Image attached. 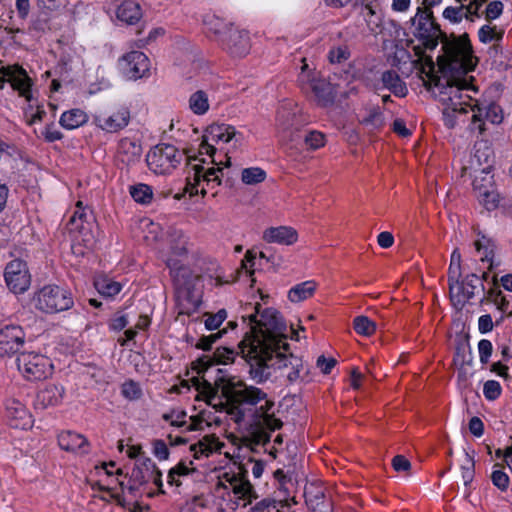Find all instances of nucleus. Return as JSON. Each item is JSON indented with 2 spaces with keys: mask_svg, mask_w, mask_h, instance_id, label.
<instances>
[{
  "mask_svg": "<svg viewBox=\"0 0 512 512\" xmlns=\"http://www.w3.org/2000/svg\"><path fill=\"white\" fill-rule=\"evenodd\" d=\"M253 309V313L242 316L243 322L246 323L248 320L249 326V330L239 342V349L245 360L254 354H262L287 343V327L280 313L273 308L261 311L259 303H256Z\"/></svg>",
  "mask_w": 512,
  "mask_h": 512,
  "instance_id": "f03ea898",
  "label": "nucleus"
},
{
  "mask_svg": "<svg viewBox=\"0 0 512 512\" xmlns=\"http://www.w3.org/2000/svg\"><path fill=\"white\" fill-rule=\"evenodd\" d=\"M266 172L260 167L245 168L241 172V180L246 185H255L266 179Z\"/></svg>",
  "mask_w": 512,
  "mask_h": 512,
  "instance_id": "c9c22d12",
  "label": "nucleus"
},
{
  "mask_svg": "<svg viewBox=\"0 0 512 512\" xmlns=\"http://www.w3.org/2000/svg\"><path fill=\"white\" fill-rule=\"evenodd\" d=\"M213 142L205 139L203 135L199 146V156L187 157L188 172L186 177V192L190 195H205L207 190L205 185L214 188L221 184L223 177V168L219 166L221 162L214 159L216 148Z\"/></svg>",
  "mask_w": 512,
  "mask_h": 512,
  "instance_id": "20e7f679",
  "label": "nucleus"
},
{
  "mask_svg": "<svg viewBox=\"0 0 512 512\" xmlns=\"http://www.w3.org/2000/svg\"><path fill=\"white\" fill-rule=\"evenodd\" d=\"M481 2L478 0H472L469 3H462V7L465 8V18L469 20H473V17H479V9L481 7Z\"/></svg>",
  "mask_w": 512,
  "mask_h": 512,
  "instance_id": "680f3d73",
  "label": "nucleus"
},
{
  "mask_svg": "<svg viewBox=\"0 0 512 512\" xmlns=\"http://www.w3.org/2000/svg\"><path fill=\"white\" fill-rule=\"evenodd\" d=\"M92 218L91 212L83 207L82 202L78 201L76 204V210L69 220L70 230L82 231L84 229V223H89Z\"/></svg>",
  "mask_w": 512,
  "mask_h": 512,
  "instance_id": "72a5a7b5",
  "label": "nucleus"
},
{
  "mask_svg": "<svg viewBox=\"0 0 512 512\" xmlns=\"http://www.w3.org/2000/svg\"><path fill=\"white\" fill-rule=\"evenodd\" d=\"M323 498L324 495L321 491L315 495V500L306 498V503L310 505L312 512H333L331 505L329 503H325Z\"/></svg>",
  "mask_w": 512,
  "mask_h": 512,
  "instance_id": "3c124183",
  "label": "nucleus"
},
{
  "mask_svg": "<svg viewBox=\"0 0 512 512\" xmlns=\"http://www.w3.org/2000/svg\"><path fill=\"white\" fill-rule=\"evenodd\" d=\"M246 362L249 376L256 383L267 381L273 370H279L289 385L306 384L312 380L309 365L301 357L289 352L288 343L262 354H254Z\"/></svg>",
  "mask_w": 512,
  "mask_h": 512,
  "instance_id": "7ed1b4c3",
  "label": "nucleus"
},
{
  "mask_svg": "<svg viewBox=\"0 0 512 512\" xmlns=\"http://www.w3.org/2000/svg\"><path fill=\"white\" fill-rule=\"evenodd\" d=\"M354 330L363 336H370L376 330V324L367 316H357L353 321Z\"/></svg>",
  "mask_w": 512,
  "mask_h": 512,
  "instance_id": "ea45409f",
  "label": "nucleus"
},
{
  "mask_svg": "<svg viewBox=\"0 0 512 512\" xmlns=\"http://www.w3.org/2000/svg\"><path fill=\"white\" fill-rule=\"evenodd\" d=\"M191 472L192 470L185 463L180 462L169 470L167 482L171 486L179 487L181 485L180 478L189 475Z\"/></svg>",
  "mask_w": 512,
  "mask_h": 512,
  "instance_id": "58836bf2",
  "label": "nucleus"
},
{
  "mask_svg": "<svg viewBox=\"0 0 512 512\" xmlns=\"http://www.w3.org/2000/svg\"><path fill=\"white\" fill-rule=\"evenodd\" d=\"M153 454L159 460H167L169 457V449L163 440H155L153 442Z\"/></svg>",
  "mask_w": 512,
  "mask_h": 512,
  "instance_id": "052dcab7",
  "label": "nucleus"
},
{
  "mask_svg": "<svg viewBox=\"0 0 512 512\" xmlns=\"http://www.w3.org/2000/svg\"><path fill=\"white\" fill-rule=\"evenodd\" d=\"M26 343V333L19 325H6L0 328V357L19 354Z\"/></svg>",
  "mask_w": 512,
  "mask_h": 512,
  "instance_id": "2eb2a0df",
  "label": "nucleus"
},
{
  "mask_svg": "<svg viewBox=\"0 0 512 512\" xmlns=\"http://www.w3.org/2000/svg\"><path fill=\"white\" fill-rule=\"evenodd\" d=\"M443 49L444 67L453 74L440 92L446 108L458 113L471 111L472 129H477L479 133L484 131L485 120L492 124H500L503 120L500 106L493 102L479 103L468 93H477V89L466 78H462L474 68L470 42L465 38H455L446 41Z\"/></svg>",
  "mask_w": 512,
  "mask_h": 512,
  "instance_id": "f257e3e1",
  "label": "nucleus"
},
{
  "mask_svg": "<svg viewBox=\"0 0 512 512\" xmlns=\"http://www.w3.org/2000/svg\"><path fill=\"white\" fill-rule=\"evenodd\" d=\"M167 267L173 278L178 313L190 316L201 305L200 293L195 289L198 275L194 274L186 266H178V263L173 258L167 260Z\"/></svg>",
  "mask_w": 512,
  "mask_h": 512,
  "instance_id": "423d86ee",
  "label": "nucleus"
},
{
  "mask_svg": "<svg viewBox=\"0 0 512 512\" xmlns=\"http://www.w3.org/2000/svg\"><path fill=\"white\" fill-rule=\"evenodd\" d=\"M443 17L453 24L460 23L465 18V8L462 4L459 7H446L442 13Z\"/></svg>",
  "mask_w": 512,
  "mask_h": 512,
  "instance_id": "09e8293b",
  "label": "nucleus"
},
{
  "mask_svg": "<svg viewBox=\"0 0 512 512\" xmlns=\"http://www.w3.org/2000/svg\"><path fill=\"white\" fill-rule=\"evenodd\" d=\"M350 52L346 46H338L329 51L328 58L331 63H341L347 60Z\"/></svg>",
  "mask_w": 512,
  "mask_h": 512,
  "instance_id": "5fc2aeb1",
  "label": "nucleus"
},
{
  "mask_svg": "<svg viewBox=\"0 0 512 512\" xmlns=\"http://www.w3.org/2000/svg\"><path fill=\"white\" fill-rule=\"evenodd\" d=\"M461 471L464 485L468 486L474 478V460L468 452H465V459L461 465Z\"/></svg>",
  "mask_w": 512,
  "mask_h": 512,
  "instance_id": "de8ad7c7",
  "label": "nucleus"
},
{
  "mask_svg": "<svg viewBox=\"0 0 512 512\" xmlns=\"http://www.w3.org/2000/svg\"><path fill=\"white\" fill-rule=\"evenodd\" d=\"M87 120L88 116L83 110L72 109L62 113L59 123L63 128L72 130L82 126Z\"/></svg>",
  "mask_w": 512,
  "mask_h": 512,
  "instance_id": "c756f323",
  "label": "nucleus"
},
{
  "mask_svg": "<svg viewBox=\"0 0 512 512\" xmlns=\"http://www.w3.org/2000/svg\"><path fill=\"white\" fill-rule=\"evenodd\" d=\"M142 152L140 140L123 137L118 142L116 157L119 163L129 168L140 162Z\"/></svg>",
  "mask_w": 512,
  "mask_h": 512,
  "instance_id": "a211bd4d",
  "label": "nucleus"
},
{
  "mask_svg": "<svg viewBox=\"0 0 512 512\" xmlns=\"http://www.w3.org/2000/svg\"><path fill=\"white\" fill-rule=\"evenodd\" d=\"M5 83H9L14 91H17L26 101L31 102L32 81L27 72L19 65H1L0 66V89L4 88Z\"/></svg>",
  "mask_w": 512,
  "mask_h": 512,
  "instance_id": "9b49d317",
  "label": "nucleus"
},
{
  "mask_svg": "<svg viewBox=\"0 0 512 512\" xmlns=\"http://www.w3.org/2000/svg\"><path fill=\"white\" fill-rule=\"evenodd\" d=\"M4 279L8 289L14 294H22L27 291L31 284L27 263L20 259H14L7 263Z\"/></svg>",
  "mask_w": 512,
  "mask_h": 512,
  "instance_id": "ddd939ff",
  "label": "nucleus"
},
{
  "mask_svg": "<svg viewBox=\"0 0 512 512\" xmlns=\"http://www.w3.org/2000/svg\"><path fill=\"white\" fill-rule=\"evenodd\" d=\"M474 245L477 252L480 254V260L489 263V269H492L495 250L494 242L490 238L482 235L475 241Z\"/></svg>",
  "mask_w": 512,
  "mask_h": 512,
  "instance_id": "473e14b6",
  "label": "nucleus"
},
{
  "mask_svg": "<svg viewBox=\"0 0 512 512\" xmlns=\"http://www.w3.org/2000/svg\"><path fill=\"white\" fill-rule=\"evenodd\" d=\"M148 462L150 465V476H148L147 478L145 476H142V482H147L151 479L158 488H161L163 486L162 472L150 460H148Z\"/></svg>",
  "mask_w": 512,
  "mask_h": 512,
  "instance_id": "bf43d9fd",
  "label": "nucleus"
},
{
  "mask_svg": "<svg viewBox=\"0 0 512 512\" xmlns=\"http://www.w3.org/2000/svg\"><path fill=\"white\" fill-rule=\"evenodd\" d=\"M297 239L298 234L296 230L288 226L270 227L263 233V240L268 243L292 245Z\"/></svg>",
  "mask_w": 512,
  "mask_h": 512,
  "instance_id": "5701e85b",
  "label": "nucleus"
},
{
  "mask_svg": "<svg viewBox=\"0 0 512 512\" xmlns=\"http://www.w3.org/2000/svg\"><path fill=\"white\" fill-rule=\"evenodd\" d=\"M237 135L235 127L228 124H213L205 131V139L207 141L218 144L220 142L228 143Z\"/></svg>",
  "mask_w": 512,
  "mask_h": 512,
  "instance_id": "a878e982",
  "label": "nucleus"
},
{
  "mask_svg": "<svg viewBox=\"0 0 512 512\" xmlns=\"http://www.w3.org/2000/svg\"><path fill=\"white\" fill-rule=\"evenodd\" d=\"M184 159V153L170 144H158L146 155L148 168L155 174H170Z\"/></svg>",
  "mask_w": 512,
  "mask_h": 512,
  "instance_id": "1a4fd4ad",
  "label": "nucleus"
},
{
  "mask_svg": "<svg viewBox=\"0 0 512 512\" xmlns=\"http://www.w3.org/2000/svg\"><path fill=\"white\" fill-rule=\"evenodd\" d=\"M227 333V328L219 330L216 333H212L207 336H202L199 338L198 342L195 344L197 349H201L203 351H209L212 349V346L215 342H217L224 334Z\"/></svg>",
  "mask_w": 512,
  "mask_h": 512,
  "instance_id": "a18cd8bd",
  "label": "nucleus"
},
{
  "mask_svg": "<svg viewBox=\"0 0 512 512\" xmlns=\"http://www.w3.org/2000/svg\"><path fill=\"white\" fill-rule=\"evenodd\" d=\"M44 139L47 142H54L62 139L63 134L55 128L53 124L47 125L42 132Z\"/></svg>",
  "mask_w": 512,
  "mask_h": 512,
  "instance_id": "0e129e2a",
  "label": "nucleus"
},
{
  "mask_svg": "<svg viewBox=\"0 0 512 512\" xmlns=\"http://www.w3.org/2000/svg\"><path fill=\"white\" fill-rule=\"evenodd\" d=\"M204 316L206 317L204 320L205 328L207 330H215L218 329L227 318V311L220 309L215 314L205 313Z\"/></svg>",
  "mask_w": 512,
  "mask_h": 512,
  "instance_id": "49530a36",
  "label": "nucleus"
},
{
  "mask_svg": "<svg viewBox=\"0 0 512 512\" xmlns=\"http://www.w3.org/2000/svg\"><path fill=\"white\" fill-rule=\"evenodd\" d=\"M238 350H240L238 348ZM241 353V351H236L233 348L220 346L217 347L213 353L212 359L216 364H228L234 361L235 356Z\"/></svg>",
  "mask_w": 512,
  "mask_h": 512,
  "instance_id": "a19ab883",
  "label": "nucleus"
},
{
  "mask_svg": "<svg viewBox=\"0 0 512 512\" xmlns=\"http://www.w3.org/2000/svg\"><path fill=\"white\" fill-rule=\"evenodd\" d=\"M469 430L470 432L476 436L480 437L484 432V424L479 417H472L469 421Z\"/></svg>",
  "mask_w": 512,
  "mask_h": 512,
  "instance_id": "774afa93",
  "label": "nucleus"
},
{
  "mask_svg": "<svg viewBox=\"0 0 512 512\" xmlns=\"http://www.w3.org/2000/svg\"><path fill=\"white\" fill-rule=\"evenodd\" d=\"M63 395V386L54 384L48 385L37 393L34 406L36 409L41 410L56 406L61 403Z\"/></svg>",
  "mask_w": 512,
  "mask_h": 512,
  "instance_id": "4be33fe9",
  "label": "nucleus"
},
{
  "mask_svg": "<svg viewBox=\"0 0 512 512\" xmlns=\"http://www.w3.org/2000/svg\"><path fill=\"white\" fill-rule=\"evenodd\" d=\"M6 412L12 427L27 429L31 426V415L19 400L9 399L6 402Z\"/></svg>",
  "mask_w": 512,
  "mask_h": 512,
  "instance_id": "412c9836",
  "label": "nucleus"
},
{
  "mask_svg": "<svg viewBox=\"0 0 512 512\" xmlns=\"http://www.w3.org/2000/svg\"><path fill=\"white\" fill-rule=\"evenodd\" d=\"M335 365L336 360L334 358H326L322 355L317 359V366L320 368L323 374H329Z\"/></svg>",
  "mask_w": 512,
  "mask_h": 512,
  "instance_id": "69168bd1",
  "label": "nucleus"
},
{
  "mask_svg": "<svg viewBox=\"0 0 512 512\" xmlns=\"http://www.w3.org/2000/svg\"><path fill=\"white\" fill-rule=\"evenodd\" d=\"M478 36L482 43H489L495 38V29L489 25H483L478 31Z\"/></svg>",
  "mask_w": 512,
  "mask_h": 512,
  "instance_id": "338daca9",
  "label": "nucleus"
},
{
  "mask_svg": "<svg viewBox=\"0 0 512 512\" xmlns=\"http://www.w3.org/2000/svg\"><path fill=\"white\" fill-rule=\"evenodd\" d=\"M493 320L490 314L481 315L478 319V330L481 334H487L493 330Z\"/></svg>",
  "mask_w": 512,
  "mask_h": 512,
  "instance_id": "e2e57ef3",
  "label": "nucleus"
},
{
  "mask_svg": "<svg viewBox=\"0 0 512 512\" xmlns=\"http://www.w3.org/2000/svg\"><path fill=\"white\" fill-rule=\"evenodd\" d=\"M304 141L309 148L317 150L325 145V135L319 131H310L305 135Z\"/></svg>",
  "mask_w": 512,
  "mask_h": 512,
  "instance_id": "603ef678",
  "label": "nucleus"
},
{
  "mask_svg": "<svg viewBox=\"0 0 512 512\" xmlns=\"http://www.w3.org/2000/svg\"><path fill=\"white\" fill-rule=\"evenodd\" d=\"M310 87L320 105L328 106L334 102L335 93L330 83L314 79L311 81Z\"/></svg>",
  "mask_w": 512,
  "mask_h": 512,
  "instance_id": "cd10ccee",
  "label": "nucleus"
},
{
  "mask_svg": "<svg viewBox=\"0 0 512 512\" xmlns=\"http://www.w3.org/2000/svg\"><path fill=\"white\" fill-rule=\"evenodd\" d=\"M502 392L501 385L496 380H488L484 383L483 394L484 397L489 401L496 400Z\"/></svg>",
  "mask_w": 512,
  "mask_h": 512,
  "instance_id": "8fccbe9b",
  "label": "nucleus"
},
{
  "mask_svg": "<svg viewBox=\"0 0 512 512\" xmlns=\"http://www.w3.org/2000/svg\"><path fill=\"white\" fill-rule=\"evenodd\" d=\"M461 278V253L459 249H454L451 254L450 265L448 269V285L454 284Z\"/></svg>",
  "mask_w": 512,
  "mask_h": 512,
  "instance_id": "e433bc0d",
  "label": "nucleus"
},
{
  "mask_svg": "<svg viewBox=\"0 0 512 512\" xmlns=\"http://www.w3.org/2000/svg\"><path fill=\"white\" fill-rule=\"evenodd\" d=\"M177 239V242L171 246V255L167 257L166 261L169 258H173L178 263V266H183L177 258L187 254V240L181 232L177 233Z\"/></svg>",
  "mask_w": 512,
  "mask_h": 512,
  "instance_id": "c03bdc74",
  "label": "nucleus"
},
{
  "mask_svg": "<svg viewBox=\"0 0 512 512\" xmlns=\"http://www.w3.org/2000/svg\"><path fill=\"white\" fill-rule=\"evenodd\" d=\"M453 362L456 366H464L466 363L470 364L472 362L471 353L469 352L467 355L464 344L457 345Z\"/></svg>",
  "mask_w": 512,
  "mask_h": 512,
  "instance_id": "6e6d98bb",
  "label": "nucleus"
},
{
  "mask_svg": "<svg viewBox=\"0 0 512 512\" xmlns=\"http://www.w3.org/2000/svg\"><path fill=\"white\" fill-rule=\"evenodd\" d=\"M238 469V473L225 472L223 474V480L229 484V488L238 498L250 499L254 494V490L247 479V470L242 467H238Z\"/></svg>",
  "mask_w": 512,
  "mask_h": 512,
  "instance_id": "6ab92c4d",
  "label": "nucleus"
},
{
  "mask_svg": "<svg viewBox=\"0 0 512 512\" xmlns=\"http://www.w3.org/2000/svg\"><path fill=\"white\" fill-rule=\"evenodd\" d=\"M219 45L232 57H245L251 49L249 33L233 26Z\"/></svg>",
  "mask_w": 512,
  "mask_h": 512,
  "instance_id": "dca6fc26",
  "label": "nucleus"
},
{
  "mask_svg": "<svg viewBox=\"0 0 512 512\" xmlns=\"http://www.w3.org/2000/svg\"><path fill=\"white\" fill-rule=\"evenodd\" d=\"M492 483L500 490L504 491L508 487L509 477L501 470H494L491 475Z\"/></svg>",
  "mask_w": 512,
  "mask_h": 512,
  "instance_id": "13d9d810",
  "label": "nucleus"
},
{
  "mask_svg": "<svg viewBox=\"0 0 512 512\" xmlns=\"http://www.w3.org/2000/svg\"><path fill=\"white\" fill-rule=\"evenodd\" d=\"M363 123L373 130H378L384 126L385 118L379 108H373L369 111L368 115L363 119Z\"/></svg>",
  "mask_w": 512,
  "mask_h": 512,
  "instance_id": "37998d69",
  "label": "nucleus"
},
{
  "mask_svg": "<svg viewBox=\"0 0 512 512\" xmlns=\"http://www.w3.org/2000/svg\"><path fill=\"white\" fill-rule=\"evenodd\" d=\"M121 394L129 401H136L142 397L143 391L138 382L129 379L121 385Z\"/></svg>",
  "mask_w": 512,
  "mask_h": 512,
  "instance_id": "4c0bfd02",
  "label": "nucleus"
},
{
  "mask_svg": "<svg viewBox=\"0 0 512 512\" xmlns=\"http://www.w3.org/2000/svg\"><path fill=\"white\" fill-rule=\"evenodd\" d=\"M492 351H493V345L490 340L481 339L478 342L479 360L482 365H485L489 362V359L492 355Z\"/></svg>",
  "mask_w": 512,
  "mask_h": 512,
  "instance_id": "864d4df0",
  "label": "nucleus"
},
{
  "mask_svg": "<svg viewBox=\"0 0 512 512\" xmlns=\"http://www.w3.org/2000/svg\"><path fill=\"white\" fill-rule=\"evenodd\" d=\"M316 290L314 281H304L293 286L288 292V298L291 302H300L308 299Z\"/></svg>",
  "mask_w": 512,
  "mask_h": 512,
  "instance_id": "2f4dec72",
  "label": "nucleus"
},
{
  "mask_svg": "<svg viewBox=\"0 0 512 512\" xmlns=\"http://www.w3.org/2000/svg\"><path fill=\"white\" fill-rule=\"evenodd\" d=\"M376 90H389L396 97H405L408 94V88L399 74L394 70H385L381 73L380 80L374 85Z\"/></svg>",
  "mask_w": 512,
  "mask_h": 512,
  "instance_id": "aec40b11",
  "label": "nucleus"
},
{
  "mask_svg": "<svg viewBox=\"0 0 512 512\" xmlns=\"http://www.w3.org/2000/svg\"><path fill=\"white\" fill-rule=\"evenodd\" d=\"M222 393L227 401L235 405L255 406L264 401V404L257 410L263 429L274 432L282 427V421L271 412L274 402L267 399V394L260 388L247 385L242 381L229 382L223 387Z\"/></svg>",
  "mask_w": 512,
  "mask_h": 512,
  "instance_id": "39448f33",
  "label": "nucleus"
},
{
  "mask_svg": "<svg viewBox=\"0 0 512 512\" xmlns=\"http://www.w3.org/2000/svg\"><path fill=\"white\" fill-rule=\"evenodd\" d=\"M58 444L61 449L79 454L88 453V442L86 438L78 433L65 431L59 434Z\"/></svg>",
  "mask_w": 512,
  "mask_h": 512,
  "instance_id": "393cba45",
  "label": "nucleus"
},
{
  "mask_svg": "<svg viewBox=\"0 0 512 512\" xmlns=\"http://www.w3.org/2000/svg\"><path fill=\"white\" fill-rule=\"evenodd\" d=\"M488 273L484 272L482 279L472 273L468 274L462 281L459 279L449 287L451 300L454 305L463 307L466 302L472 299L479 289L484 290L483 280H486Z\"/></svg>",
  "mask_w": 512,
  "mask_h": 512,
  "instance_id": "f8f14e48",
  "label": "nucleus"
},
{
  "mask_svg": "<svg viewBox=\"0 0 512 512\" xmlns=\"http://www.w3.org/2000/svg\"><path fill=\"white\" fill-rule=\"evenodd\" d=\"M203 25L208 35H213L218 44L224 39L230 29L234 26L215 14H206L203 18Z\"/></svg>",
  "mask_w": 512,
  "mask_h": 512,
  "instance_id": "b1692460",
  "label": "nucleus"
},
{
  "mask_svg": "<svg viewBox=\"0 0 512 512\" xmlns=\"http://www.w3.org/2000/svg\"><path fill=\"white\" fill-rule=\"evenodd\" d=\"M130 111L127 107H120L110 114H99L94 117L97 127L107 133H116L128 126Z\"/></svg>",
  "mask_w": 512,
  "mask_h": 512,
  "instance_id": "f3484780",
  "label": "nucleus"
},
{
  "mask_svg": "<svg viewBox=\"0 0 512 512\" xmlns=\"http://www.w3.org/2000/svg\"><path fill=\"white\" fill-rule=\"evenodd\" d=\"M16 366L28 381L44 380L53 373L52 360L36 351H21L16 357Z\"/></svg>",
  "mask_w": 512,
  "mask_h": 512,
  "instance_id": "6e6552de",
  "label": "nucleus"
},
{
  "mask_svg": "<svg viewBox=\"0 0 512 512\" xmlns=\"http://www.w3.org/2000/svg\"><path fill=\"white\" fill-rule=\"evenodd\" d=\"M31 305L37 311L51 315L70 310L74 306V298L66 287L46 284L33 292Z\"/></svg>",
  "mask_w": 512,
  "mask_h": 512,
  "instance_id": "0eeeda50",
  "label": "nucleus"
},
{
  "mask_svg": "<svg viewBox=\"0 0 512 512\" xmlns=\"http://www.w3.org/2000/svg\"><path fill=\"white\" fill-rule=\"evenodd\" d=\"M130 195L135 202L147 205L151 203L153 199V190L151 186L139 183L130 186Z\"/></svg>",
  "mask_w": 512,
  "mask_h": 512,
  "instance_id": "f704fd0d",
  "label": "nucleus"
},
{
  "mask_svg": "<svg viewBox=\"0 0 512 512\" xmlns=\"http://www.w3.org/2000/svg\"><path fill=\"white\" fill-rule=\"evenodd\" d=\"M96 290L105 297H114L122 290V284L107 276L97 277L94 281Z\"/></svg>",
  "mask_w": 512,
  "mask_h": 512,
  "instance_id": "7c9ffc66",
  "label": "nucleus"
},
{
  "mask_svg": "<svg viewBox=\"0 0 512 512\" xmlns=\"http://www.w3.org/2000/svg\"><path fill=\"white\" fill-rule=\"evenodd\" d=\"M188 107L190 111L197 116L205 115L210 109L208 91L199 89L193 92L189 96Z\"/></svg>",
  "mask_w": 512,
  "mask_h": 512,
  "instance_id": "c85d7f7f",
  "label": "nucleus"
},
{
  "mask_svg": "<svg viewBox=\"0 0 512 512\" xmlns=\"http://www.w3.org/2000/svg\"><path fill=\"white\" fill-rule=\"evenodd\" d=\"M504 5L501 1L495 0L490 2L485 11V17L487 20H495L500 17L503 12Z\"/></svg>",
  "mask_w": 512,
  "mask_h": 512,
  "instance_id": "4d7b16f0",
  "label": "nucleus"
},
{
  "mask_svg": "<svg viewBox=\"0 0 512 512\" xmlns=\"http://www.w3.org/2000/svg\"><path fill=\"white\" fill-rule=\"evenodd\" d=\"M118 65L122 74L129 80L147 77L150 72V61L141 51H131L123 55Z\"/></svg>",
  "mask_w": 512,
  "mask_h": 512,
  "instance_id": "4468645a",
  "label": "nucleus"
},
{
  "mask_svg": "<svg viewBox=\"0 0 512 512\" xmlns=\"http://www.w3.org/2000/svg\"><path fill=\"white\" fill-rule=\"evenodd\" d=\"M410 22L414 27L415 37L421 40L426 48L434 49L438 45L442 32L429 8L418 7Z\"/></svg>",
  "mask_w": 512,
  "mask_h": 512,
  "instance_id": "9d476101",
  "label": "nucleus"
},
{
  "mask_svg": "<svg viewBox=\"0 0 512 512\" xmlns=\"http://www.w3.org/2000/svg\"><path fill=\"white\" fill-rule=\"evenodd\" d=\"M186 412L182 410H172L168 413L163 414L162 418L164 421L168 422L171 427L180 428L183 432H185V428L187 425L186 421Z\"/></svg>",
  "mask_w": 512,
  "mask_h": 512,
  "instance_id": "79ce46f5",
  "label": "nucleus"
},
{
  "mask_svg": "<svg viewBox=\"0 0 512 512\" xmlns=\"http://www.w3.org/2000/svg\"><path fill=\"white\" fill-rule=\"evenodd\" d=\"M140 5L134 0H125L117 8L116 16L121 22L134 24L141 18Z\"/></svg>",
  "mask_w": 512,
  "mask_h": 512,
  "instance_id": "bb28decb",
  "label": "nucleus"
}]
</instances>
